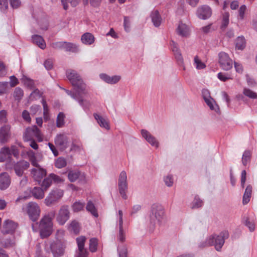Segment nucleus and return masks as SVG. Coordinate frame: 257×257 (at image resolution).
I'll list each match as a JSON object with an SVG mask.
<instances>
[{"mask_svg":"<svg viewBox=\"0 0 257 257\" xmlns=\"http://www.w3.org/2000/svg\"><path fill=\"white\" fill-rule=\"evenodd\" d=\"M229 14L228 13H225L223 15V19H222V28H225L229 23Z\"/></svg>","mask_w":257,"mask_h":257,"instance_id":"13d9d810","label":"nucleus"},{"mask_svg":"<svg viewBox=\"0 0 257 257\" xmlns=\"http://www.w3.org/2000/svg\"><path fill=\"white\" fill-rule=\"evenodd\" d=\"M245 225L248 227L250 231H254L255 223L253 218L247 217L245 220Z\"/></svg>","mask_w":257,"mask_h":257,"instance_id":"a18cd8bd","label":"nucleus"},{"mask_svg":"<svg viewBox=\"0 0 257 257\" xmlns=\"http://www.w3.org/2000/svg\"><path fill=\"white\" fill-rule=\"evenodd\" d=\"M243 94L250 99H254L257 98V93L249 88H244L243 90Z\"/></svg>","mask_w":257,"mask_h":257,"instance_id":"ea45409f","label":"nucleus"},{"mask_svg":"<svg viewBox=\"0 0 257 257\" xmlns=\"http://www.w3.org/2000/svg\"><path fill=\"white\" fill-rule=\"evenodd\" d=\"M33 43L38 46L40 48L44 49L46 47V43L44 39L39 35H36L32 37Z\"/></svg>","mask_w":257,"mask_h":257,"instance_id":"c85d7f7f","label":"nucleus"},{"mask_svg":"<svg viewBox=\"0 0 257 257\" xmlns=\"http://www.w3.org/2000/svg\"><path fill=\"white\" fill-rule=\"evenodd\" d=\"M41 96V93L38 89H36L31 93L30 95V99L31 100H33L34 99L40 98Z\"/></svg>","mask_w":257,"mask_h":257,"instance_id":"4d7b16f0","label":"nucleus"},{"mask_svg":"<svg viewBox=\"0 0 257 257\" xmlns=\"http://www.w3.org/2000/svg\"><path fill=\"white\" fill-rule=\"evenodd\" d=\"M102 0H83L84 3L88 4L89 2L91 6L93 7H98Z\"/></svg>","mask_w":257,"mask_h":257,"instance_id":"bf43d9fd","label":"nucleus"},{"mask_svg":"<svg viewBox=\"0 0 257 257\" xmlns=\"http://www.w3.org/2000/svg\"><path fill=\"white\" fill-rule=\"evenodd\" d=\"M26 211L30 219L35 222L40 216L41 208L36 202H30L26 205Z\"/></svg>","mask_w":257,"mask_h":257,"instance_id":"0eeeda50","label":"nucleus"},{"mask_svg":"<svg viewBox=\"0 0 257 257\" xmlns=\"http://www.w3.org/2000/svg\"><path fill=\"white\" fill-rule=\"evenodd\" d=\"M52 183V180L50 175L43 180L41 185L44 190L46 191L51 186Z\"/></svg>","mask_w":257,"mask_h":257,"instance_id":"49530a36","label":"nucleus"},{"mask_svg":"<svg viewBox=\"0 0 257 257\" xmlns=\"http://www.w3.org/2000/svg\"><path fill=\"white\" fill-rule=\"evenodd\" d=\"M100 78L107 83L114 84L118 82L121 79V77L118 75H114L110 76L105 74H100Z\"/></svg>","mask_w":257,"mask_h":257,"instance_id":"aec40b11","label":"nucleus"},{"mask_svg":"<svg viewBox=\"0 0 257 257\" xmlns=\"http://www.w3.org/2000/svg\"><path fill=\"white\" fill-rule=\"evenodd\" d=\"M118 186L120 195L123 199H126L127 197L126 194L127 190V176L126 172L124 171L121 172L119 174Z\"/></svg>","mask_w":257,"mask_h":257,"instance_id":"9d476101","label":"nucleus"},{"mask_svg":"<svg viewBox=\"0 0 257 257\" xmlns=\"http://www.w3.org/2000/svg\"><path fill=\"white\" fill-rule=\"evenodd\" d=\"M142 135L146 140L150 143L151 145L158 147L159 143L149 132L146 130H142Z\"/></svg>","mask_w":257,"mask_h":257,"instance_id":"a211bd4d","label":"nucleus"},{"mask_svg":"<svg viewBox=\"0 0 257 257\" xmlns=\"http://www.w3.org/2000/svg\"><path fill=\"white\" fill-rule=\"evenodd\" d=\"M151 220L155 224L161 225L165 222L164 207L159 204H154L151 208Z\"/></svg>","mask_w":257,"mask_h":257,"instance_id":"20e7f679","label":"nucleus"},{"mask_svg":"<svg viewBox=\"0 0 257 257\" xmlns=\"http://www.w3.org/2000/svg\"><path fill=\"white\" fill-rule=\"evenodd\" d=\"M65 246L60 241L53 243L51 245V249L54 257H60L64 253Z\"/></svg>","mask_w":257,"mask_h":257,"instance_id":"f8f14e48","label":"nucleus"},{"mask_svg":"<svg viewBox=\"0 0 257 257\" xmlns=\"http://www.w3.org/2000/svg\"><path fill=\"white\" fill-rule=\"evenodd\" d=\"M93 115L101 127L104 128H108L109 125L107 119L103 117L97 113H94Z\"/></svg>","mask_w":257,"mask_h":257,"instance_id":"cd10ccee","label":"nucleus"},{"mask_svg":"<svg viewBox=\"0 0 257 257\" xmlns=\"http://www.w3.org/2000/svg\"><path fill=\"white\" fill-rule=\"evenodd\" d=\"M55 143L60 150H64L68 147V138L64 135H59L55 139Z\"/></svg>","mask_w":257,"mask_h":257,"instance_id":"dca6fc26","label":"nucleus"},{"mask_svg":"<svg viewBox=\"0 0 257 257\" xmlns=\"http://www.w3.org/2000/svg\"><path fill=\"white\" fill-rule=\"evenodd\" d=\"M66 75L74 87L73 92L65 90L66 93L76 100L84 110L89 109L92 99V95L89 88L76 71L69 69L66 71Z\"/></svg>","mask_w":257,"mask_h":257,"instance_id":"f257e3e1","label":"nucleus"},{"mask_svg":"<svg viewBox=\"0 0 257 257\" xmlns=\"http://www.w3.org/2000/svg\"><path fill=\"white\" fill-rule=\"evenodd\" d=\"M45 190L39 187H35L31 190L32 195L37 199H41L45 195Z\"/></svg>","mask_w":257,"mask_h":257,"instance_id":"5701e85b","label":"nucleus"},{"mask_svg":"<svg viewBox=\"0 0 257 257\" xmlns=\"http://www.w3.org/2000/svg\"><path fill=\"white\" fill-rule=\"evenodd\" d=\"M228 236L229 234L227 231L222 232L218 235H211L206 240L205 244L202 245V247L214 245L215 249L219 251L224 244V240Z\"/></svg>","mask_w":257,"mask_h":257,"instance_id":"7ed1b4c3","label":"nucleus"},{"mask_svg":"<svg viewBox=\"0 0 257 257\" xmlns=\"http://www.w3.org/2000/svg\"><path fill=\"white\" fill-rule=\"evenodd\" d=\"M98 244L97 239L95 238H91L89 240V249L91 252H95L97 250Z\"/></svg>","mask_w":257,"mask_h":257,"instance_id":"de8ad7c7","label":"nucleus"},{"mask_svg":"<svg viewBox=\"0 0 257 257\" xmlns=\"http://www.w3.org/2000/svg\"><path fill=\"white\" fill-rule=\"evenodd\" d=\"M27 155L28 156L29 161L33 166L39 165L38 162L41 161V159L38 158L36 156L35 153L33 151L30 150L28 151Z\"/></svg>","mask_w":257,"mask_h":257,"instance_id":"2f4dec72","label":"nucleus"},{"mask_svg":"<svg viewBox=\"0 0 257 257\" xmlns=\"http://www.w3.org/2000/svg\"><path fill=\"white\" fill-rule=\"evenodd\" d=\"M81 40L85 45H91L94 43L95 38L91 33H85L81 36Z\"/></svg>","mask_w":257,"mask_h":257,"instance_id":"a878e982","label":"nucleus"},{"mask_svg":"<svg viewBox=\"0 0 257 257\" xmlns=\"http://www.w3.org/2000/svg\"><path fill=\"white\" fill-rule=\"evenodd\" d=\"M11 137L10 130H0V142L5 143Z\"/></svg>","mask_w":257,"mask_h":257,"instance_id":"7c9ffc66","label":"nucleus"},{"mask_svg":"<svg viewBox=\"0 0 257 257\" xmlns=\"http://www.w3.org/2000/svg\"><path fill=\"white\" fill-rule=\"evenodd\" d=\"M8 8V0H0V10L3 12H5Z\"/></svg>","mask_w":257,"mask_h":257,"instance_id":"052dcab7","label":"nucleus"},{"mask_svg":"<svg viewBox=\"0 0 257 257\" xmlns=\"http://www.w3.org/2000/svg\"><path fill=\"white\" fill-rule=\"evenodd\" d=\"M218 63L220 67L225 71H228L232 68V60L228 54L224 52L218 54Z\"/></svg>","mask_w":257,"mask_h":257,"instance_id":"6e6552de","label":"nucleus"},{"mask_svg":"<svg viewBox=\"0 0 257 257\" xmlns=\"http://www.w3.org/2000/svg\"><path fill=\"white\" fill-rule=\"evenodd\" d=\"M85 206V203L80 201H76L72 205L73 212H77L82 210Z\"/></svg>","mask_w":257,"mask_h":257,"instance_id":"58836bf2","label":"nucleus"},{"mask_svg":"<svg viewBox=\"0 0 257 257\" xmlns=\"http://www.w3.org/2000/svg\"><path fill=\"white\" fill-rule=\"evenodd\" d=\"M118 225H119V234L118 238L119 240L123 242L125 240V235L123 230V212L121 210L118 211Z\"/></svg>","mask_w":257,"mask_h":257,"instance_id":"6ab92c4d","label":"nucleus"},{"mask_svg":"<svg viewBox=\"0 0 257 257\" xmlns=\"http://www.w3.org/2000/svg\"><path fill=\"white\" fill-rule=\"evenodd\" d=\"M0 245L5 248L13 247L15 245V239L3 237L0 238Z\"/></svg>","mask_w":257,"mask_h":257,"instance_id":"4be33fe9","label":"nucleus"},{"mask_svg":"<svg viewBox=\"0 0 257 257\" xmlns=\"http://www.w3.org/2000/svg\"><path fill=\"white\" fill-rule=\"evenodd\" d=\"M86 210L91 213V214L94 217H98V213L97 210L94 205V204L91 201L88 202L86 205Z\"/></svg>","mask_w":257,"mask_h":257,"instance_id":"c9c22d12","label":"nucleus"},{"mask_svg":"<svg viewBox=\"0 0 257 257\" xmlns=\"http://www.w3.org/2000/svg\"><path fill=\"white\" fill-rule=\"evenodd\" d=\"M22 80L23 81V82L24 83V85L27 86V87L30 88V89H32L34 87V81L26 77V76H24L23 77V78L22 79Z\"/></svg>","mask_w":257,"mask_h":257,"instance_id":"37998d69","label":"nucleus"},{"mask_svg":"<svg viewBox=\"0 0 257 257\" xmlns=\"http://www.w3.org/2000/svg\"><path fill=\"white\" fill-rule=\"evenodd\" d=\"M151 16L154 25L156 27H159L162 22V18L159 12L157 10L152 11Z\"/></svg>","mask_w":257,"mask_h":257,"instance_id":"393cba45","label":"nucleus"},{"mask_svg":"<svg viewBox=\"0 0 257 257\" xmlns=\"http://www.w3.org/2000/svg\"><path fill=\"white\" fill-rule=\"evenodd\" d=\"M234 65L235 71L237 73H242L243 71V67L242 65L237 62H234Z\"/></svg>","mask_w":257,"mask_h":257,"instance_id":"69168bd1","label":"nucleus"},{"mask_svg":"<svg viewBox=\"0 0 257 257\" xmlns=\"http://www.w3.org/2000/svg\"><path fill=\"white\" fill-rule=\"evenodd\" d=\"M10 151V162L12 163V164L15 163V161H13L12 155H13L16 158H18L19 156V150L18 148L15 146H12L10 148H9Z\"/></svg>","mask_w":257,"mask_h":257,"instance_id":"72a5a7b5","label":"nucleus"},{"mask_svg":"<svg viewBox=\"0 0 257 257\" xmlns=\"http://www.w3.org/2000/svg\"><path fill=\"white\" fill-rule=\"evenodd\" d=\"M212 14L210 8L207 6H202L198 8L197 15L200 19L205 20L209 18Z\"/></svg>","mask_w":257,"mask_h":257,"instance_id":"2eb2a0df","label":"nucleus"},{"mask_svg":"<svg viewBox=\"0 0 257 257\" xmlns=\"http://www.w3.org/2000/svg\"><path fill=\"white\" fill-rule=\"evenodd\" d=\"M194 65L197 69H202L206 67L205 64L201 61L197 56L194 58Z\"/></svg>","mask_w":257,"mask_h":257,"instance_id":"79ce46f5","label":"nucleus"},{"mask_svg":"<svg viewBox=\"0 0 257 257\" xmlns=\"http://www.w3.org/2000/svg\"><path fill=\"white\" fill-rule=\"evenodd\" d=\"M9 148L4 147L0 151V162L9 161L10 162Z\"/></svg>","mask_w":257,"mask_h":257,"instance_id":"b1692460","label":"nucleus"},{"mask_svg":"<svg viewBox=\"0 0 257 257\" xmlns=\"http://www.w3.org/2000/svg\"><path fill=\"white\" fill-rule=\"evenodd\" d=\"M43 136L40 130H26L23 134V140L29 142L36 139L39 142L43 141Z\"/></svg>","mask_w":257,"mask_h":257,"instance_id":"1a4fd4ad","label":"nucleus"},{"mask_svg":"<svg viewBox=\"0 0 257 257\" xmlns=\"http://www.w3.org/2000/svg\"><path fill=\"white\" fill-rule=\"evenodd\" d=\"M14 164L15 172L18 176H22L24 171L30 167L29 163L25 160H21Z\"/></svg>","mask_w":257,"mask_h":257,"instance_id":"ddd939ff","label":"nucleus"},{"mask_svg":"<svg viewBox=\"0 0 257 257\" xmlns=\"http://www.w3.org/2000/svg\"><path fill=\"white\" fill-rule=\"evenodd\" d=\"M245 47V40L243 37H238L236 40L235 48L237 50H242Z\"/></svg>","mask_w":257,"mask_h":257,"instance_id":"f704fd0d","label":"nucleus"},{"mask_svg":"<svg viewBox=\"0 0 257 257\" xmlns=\"http://www.w3.org/2000/svg\"><path fill=\"white\" fill-rule=\"evenodd\" d=\"M65 115L62 112H60L57 118V126L62 127L64 123Z\"/></svg>","mask_w":257,"mask_h":257,"instance_id":"8fccbe9b","label":"nucleus"},{"mask_svg":"<svg viewBox=\"0 0 257 257\" xmlns=\"http://www.w3.org/2000/svg\"><path fill=\"white\" fill-rule=\"evenodd\" d=\"M23 91L21 88L17 87L15 89L14 93V96L16 100L20 101L23 96Z\"/></svg>","mask_w":257,"mask_h":257,"instance_id":"3c124183","label":"nucleus"},{"mask_svg":"<svg viewBox=\"0 0 257 257\" xmlns=\"http://www.w3.org/2000/svg\"><path fill=\"white\" fill-rule=\"evenodd\" d=\"M8 85V83L7 82H0V95L6 92Z\"/></svg>","mask_w":257,"mask_h":257,"instance_id":"e2e57ef3","label":"nucleus"},{"mask_svg":"<svg viewBox=\"0 0 257 257\" xmlns=\"http://www.w3.org/2000/svg\"><path fill=\"white\" fill-rule=\"evenodd\" d=\"M63 191L61 189H56L52 190L45 199V205L47 206H51L56 204L63 197Z\"/></svg>","mask_w":257,"mask_h":257,"instance_id":"423d86ee","label":"nucleus"},{"mask_svg":"<svg viewBox=\"0 0 257 257\" xmlns=\"http://www.w3.org/2000/svg\"><path fill=\"white\" fill-rule=\"evenodd\" d=\"M11 184V178L8 173L4 172L0 174V189H6Z\"/></svg>","mask_w":257,"mask_h":257,"instance_id":"f3484780","label":"nucleus"},{"mask_svg":"<svg viewBox=\"0 0 257 257\" xmlns=\"http://www.w3.org/2000/svg\"><path fill=\"white\" fill-rule=\"evenodd\" d=\"M22 116L26 122L30 123L31 120L30 113L27 110H24L23 111Z\"/></svg>","mask_w":257,"mask_h":257,"instance_id":"680f3d73","label":"nucleus"},{"mask_svg":"<svg viewBox=\"0 0 257 257\" xmlns=\"http://www.w3.org/2000/svg\"><path fill=\"white\" fill-rule=\"evenodd\" d=\"M251 151L246 150L244 152L242 157V163L244 166L247 165L250 161Z\"/></svg>","mask_w":257,"mask_h":257,"instance_id":"a19ab883","label":"nucleus"},{"mask_svg":"<svg viewBox=\"0 0 257 257\" xmlns=\"http://www.w3.org/2000/svg\"><path fill=\"white\" fill-rule=\"evenodd\" d=\"M217 77L220 81L223 82L226 81L228 80L232 79L230 74L223 72L218 73L217 74Z\"/></svg>","mask_w":257,"mask_h":257,"instance_id":"09e8293b","label":"nucleus"},{"mask_svg":"<svg viewBox=\"0 0 257 257\" xmlns=\"http://www.w3.org/2000/svg\"><path fill=\"white\" fill-rule=\"evenodd\" d=\"M55 166L58 168H62L65 167L67 165V162L65 158L63 157H59L55 161Z\"/></svg>","mask_w":257,"mask_h":257,"instance_id":"c03bdc74","label":"nucleus"},{"mask_svg":"<svg viewBox=\"0 0 257 257\" xmlns=\"http://www.w3.org/2000/svg\"><path fill=\"white\" fill-rule=\"evenodd\" d=\"M34 167L35 168L31 170V174L34 180L40 183L43 178L46 176L47 171L39 165Z\"/></svg>","mask_w":257,"mask_h":257,"instance_id":"9b49d317","label":"nucleus"},{"mask_svg":"<svg viewBox=\"0 0 257 257\" xmlns=\"http://www.w3.org/2000/svg\"><path fill=\"white\" fill-rule=\"evenodd\" d=\"M81 176V173L78 171H70L68 174V177L70 181L74 182Z\"/></svg>","mask_w":257,"mask_h":257,"instance_id":"4c0bfd02","label":"nucleus"},{"mask_svg":"<svg viewBox=\"0 0 257 257\" xmlns=\"http://www.w3.org/2000/svg\"><path fill=\"white\" fill-rule=\"evenodd\" d=\"M246 10V7L245 5H242L239 8L238 10V20H242L244 18L245 12Z\"/></svg>","mask_w":257,"mask_h":257,"instance_id":"5fc2aeb1","label":"nucleus"},{"mask_svg":"<svg viewBox=\"0 0 257 257\" xmlns=\"http://www.w3.org/2000/svg\"><path fill=\"white\" fill-rule=\"evenodd\" d=\"M55 215L54 211H51L45 214L39 222L40 234L42 238L49 237L53 231V219Z\"/></svg>","mask_w":257,"mask_h":257,"instance_id":"f03ea898","label":"nucleus"},{"mask_svg":"<svg viewBox=\"0 0 257 257\" xmlns=\"http://www.w3.org/2000/svg\"><path fill=\"white\" fill-rule=\"evenodd\" d=\"M203 205L202 200H200V199L198 197V196H196L194 198V199L192 202V208H197L200 207Z\"/></svg>","mask_w":257,"mask_h":257,"instance_id":"603ef678","label":"nucleus"},{"mask_svg":"<svg viewBox=\"0 0 257 257\" xmlns=\"http://www.w3.org/2000/svg\"><path fill=\"white\" fill-rule=\"evenodd\" d=\"M80 228L79 223L75 220L71 221L68 227L69 230L75 234H78L79 233Z\"/></svg>","mask_w":257,"mask_h":257,"instance_id":"473e14b6","label":"nucleus"},{"mask_svg":"<svg viewBox=\"0 0 257 257\" xmlns=\"http://www.w3.org/2000/svg\"><path fill=\"white\" fill-rule=\"evenodd\" d=\"M71 213L68 205L61 206L56 216V220L60 225H63L70 219Z\"/></svg>","mask_w":257,"mask_h":257,"instance_id":"39448f33","label":"nucleus"},{"mask_svg":"<svg viewBox=\"0 0 257 257\" xmlns=\"http://www.w3.org/2000/svg\"><path fill=\"white\" fill-rule=\"evenodd\" d=\"M18 227V224L11 220H6L3 225L2 232L4 234L13 233Z\"/></svg>","mask_w":257,"mask_h":257,"instance_id":"4468645a","label":"nucleus"},{"mask_svg":"<svg viewBox=\"0 0 257 257\" xmlns=\"http://www.w3.org/2000/svg\"><path fill=\"white\" fill-rule=\"evenodd\" d=\"M205 102L211 110L214 111L217 113H219V108L212 98H206Z\"/></svg>","mask_w":257,"mask_h":257,"instance_id":"c756f323","label":"nucleus"},{"mask_svg":"<svg viewBox=\"0 0 257 257\" xmlns=\"http://www.w3.org/2000/svg\"><path fill=\"white\" fill-rule=\"evenodd\" d=\"M164 182L165 184L168 186L171 187L173 184V180L172 177L171 175H168L164 178Z\"/></svg>","mask_w":257,"mask_h":257,"instance_id":"0e129e2a","label":"nucleus"},{"mask_svg":"<svg viewBox=\"0 0 257 257\" xmlns=\"http://www.w3.org/2000/svg\"><path fill=\"white\" fill-rule=\"evenodd\" d=\"M65 42H57L53 43L51 45L52 47L54 49H63Z\"/></svg>","mask_w":257,"mask_h":257,"instance_id":"774afa93","label":"nucleus"},{"mask_svg":"<svg viewBox=\"0 0 257 257\" xmlns=\"http://www.w3.org/2000/svg\"><path fill=\"white\" fill-rule=\"evenodd\" d=\"M7 74V68L5 63L0 60V77L5 76Z\"/></svg>","mask_w":257,"mask_h":257,"instance_id":"6e6d98bb","label":"nucleus"},{"mask_svg":"<svg viewBox=\"0 0 257 257\" xmlns=\"http://www.w3.org/2000/svg\"><path fill=\"white\" fill-rule=\"evenodd\" d=\"M190 29L185 24L180 23L178 27V34L182 37H188L190 35Z\"/></svg>","mask_w":257,"mask_h":257,"instance_id":"412c9836","label":"nucleus"},{"mask_svg":"<svg viewBox=\"0 0 257 257\" xmlns=\"http://www.w3.org/2000/svg\"><path fill=\"white\" fill-rule=\"evenodd\" d=\"M65 51L72 52H76L78 51V47L76 44L65 42L64 48Z\"/></svg>","mask_w":257,"mask_h":257,"instance_id":"e433bc0d","label":"nucleus"},{"mask_svg":"<svg viewBox=\"0 0 257 257\" xmlns=\"http://www.w3.org/2000/svg\"><path fill=\"white\" fill-rule=\"evenodd\" d=\"M252 191V187L251 185H248L245 188L244 193L243 196L242 203L246 204L250 201Z\"/></svg>","mask_w":257,"mask_h":257,"instance_id":"bb28decb","label":"nucleus"},{"mask_svg":"<svg viewBox=\"0 0 257 257\" xmlns=\"http://www.w3.org/2000/svg\"><path fill=\"white\" fill-rule=\"evenodd\" d=\"M86 241V237L83 236H80L76 239L78 249L84 248V244Z\"/></svg>","mask_w":257,"mask_h":257,"instance_id":"864d4df0","label":"nucleus"},{"mask_svg":"<svg viewBox=\"0 0 257 257\" xmlns=\"http://www.w3.org/2000/svg\"><path fill=\"white\" fill-rule=\"evenodd\" d=\"M88 251L85 248L78 249L77 257H87Z\"/></svg>","mask_w":257,"mask_h":257,"instance_id":"338daca9","label":"nucleus"}]
</instances>
